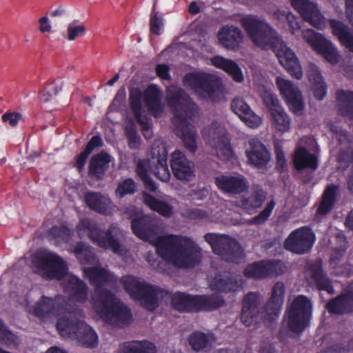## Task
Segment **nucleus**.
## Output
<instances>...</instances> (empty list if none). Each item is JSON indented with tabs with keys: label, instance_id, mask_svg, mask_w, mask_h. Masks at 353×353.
<instances>
[{
	"label": "nucleus",
	"instance_id": "obj_18",
	"mask_svg": "<svg viewBox=\"0 0 353 353\" xmlns=\"http://www.w3.org/2000/svg\"><path fill=\"white\" fill-rule=\"evenodd\" d=\"M276 85L290 110L296 115L300 116L303 114L304 105L302 94L296 86L290 81L282 77L276 78Z\"/></svg>",
	"mask_w": 353,
	"mask_h": 353
},
{
	"label": "nucleus",
	"instance_id": "obj_46",
	"mask_svg": "<svg viewBox=\"0 0 353 353\" xmlns=\"http://www.w3.org/2000/svg\"><path fill=\"white\" fill-rule=\"evenodd\" d=\"M73 252L82 264H92L94 261V256L89 248L83 243L80 242L73 248Z\"/></svg>",
	"mask_w": 353,
	"mask_h": 353
},
{
	"label": "nucleus",
	"instance_id": "obj_30",
	"mask_svg": "<svg viewBox=\"0 0 353 353\" xmlns=\"http://www.w3.org/2000/svg\"><path fill=\"white\" fill-rule=\"evenodd\" d=\"M308 272L310 274V279L319 290L325 291L330 294L334 293L332 281L323 272L321 261L311 264L308 268Z\"/></svg>",
	"mask_w": 353,
	"mask_h": 353
},
{
	"label": "nucleus",
	"instance_id": "obj_10",
	"mask_svg": "<svg viewBox=\"0 0 353 353\" xmlns=\"http://www.w3.org/2000/svg\"><path fill=\"white\" fill-rule=\"evenodd\" d=\"M82 316L83 312L81 315L61 317L57 321V330L63 337L76 339L81 345L94 348L98 344V336L92 327L77 317Z\"/></svg>",
	"mask_w": 353,
	"mask_h": 353
},
{
	"label": "nucleus",
	"instance_id": "obj_9",
	"mask_svg": "<svg viewBox=\"0 0 353 353\" xmlns=\"http://www.w3.org/2000/svg\"><path fill=\"white\" fill-rule=\"evenodd\" d=\"M77 232L80 238L88 236L93 243L100 248L111 250L117 254L122 251V233L116 227L111 226L106 231H102L93 221L86 219L79 221Z\"/></svg>",
	"mask_w": 353,
	"mask_h": 353
},
{
	"label": "nucleus",
	"instance_id": "obj_49",
	"mask_svg": "<svg viewBox=\"0 0 353 353\" xmlns=\"http://www.w3.org/2000/svg\"><path fill=\"white\" fill-rule=\"evenodd\" d=\"M263 102L270 112H272L282 106L280 105L276 95L270 89L264 88L261 93Z\"/></svg>",
	"mask_w": 353,
	"mask_h": 353
},
{
	"label": "nucleus",
	"instance_id": "obj_31",
	"mask_svg": "<svg viewBox=\"0 0 353 353\" xmlns=\"http://www.w3.org/2000/svg\"><path fill=\"white\" fill-rule=\"evenodd\" d=\"M211 63L216 68L226 72L234 81L241 83L244 80L241 68L233 60L216 55L211 58Z\"/></svg>",
	"mask_w": 353,
	"mask_h": 353
},
{
	"label": "nucleus",
	"instance_id": "obj_19",
	"mask_svg": "<svg viewBox=\"0 0 353 353\" xmlns=\"http://www.w3.org/2000/svg\"><path fill=\"white\" fill-rule=\"evenodd\" d=\"M306 41L331 64L339 62V54L332 43L326 39L321 34L312 30H308L304 33Z\"/></svg>",
	"mask_w": 353,
	"mask_h": 353
},
{
	"label": "nucleus",
	"instance_id": "obj_52",
	"mask_svg": "<svg viewBox=\"0 0 353 353\" xmlns=\"http://www.w3.org/2000/svg\"><path fill=\"white\" fill-rule=\"evenodd\" d=\"M134 353H157V347L152 342L146 340L134 341Z\"/></svg>",
	"mask_w": 353,
	"mask_h": 353
},
{
	"label": "nucleus",
	"instance_id": "obj_50",
	"mask_svg": "<svg viewBox=\"0 0 353 353\" xmlns=\"http://www.w3.org/2000/svg\"><path fill=\"white\" fill-rule=\"evenodd\" d=\"M275 205V201L274 200H271L258 215L250 220L249 223L252 225L264 224L271 216Z\"/></svg>",
	"mask_w": 353,
	"mask_h": 353
},
{
	"label": "nucleus",
	"instance_id": "obj_16",
	"mask_svg": "<svg viewBox=\"0 0 353 353\" xmlns=\"http://www.w3.org/2000/svg\"><path fill=\"white\" fill-rule=\"evenodd\" d=\"M285 272V265L280 260L263 259L248 264L243 270L248 279L255 280L279 276Z\"/></svg>",
	"mask_w": 353,
	"mask_h": 353
},
{
	"label": "nucleus",
	"instance_id": "obj_21",
	"mask_svg": "<svg viewBox=\"0 0 353 353\" xmlns=\"http://www.w3.org/2000/svg\"><path fill=\"white\" fill-rule=\"evenodd\" d=\"M243 38L241 30L234 25L223 26L217 33L219 44L225 49L233 52L241 48Z\"/></svg>",
	"mask_w": 353,
	"mask_h": 353
},
{
	"label": "nucleus",
	"instance_id": "obj_55",
	"mask_svg": "<svg viewBox=\"0 0 353 353\" xmlns=\"http://www.w3.org/2000/svg\"><path fill=\"white\" fill-rule=\"evenodd\" d=\"M339 187L334 184L328 185L323 192L322 199L335 205Z\"/></svg>",
	"mask_w": 353,
	"mask_h": 353
},
{
	"label": "nucleus",
	"instance_id": "obj_36",
	"mask_svg": "<svg viewBox=\"0 0 353 353\" xmlns=\"http://www.w3.org/2000/svg\"><path fill=\"white\" fill-rule=\"evenodd\" d=\"M267 193L262 188H257L248 197H243L239 201V207L252 214L256 209L260 208L265 202Z\"/></svg>",
	"mask_w": 353,
	"mask_h": 353
},
{
	"label": "nucleus",
	"instance_id": "obj_62",
	"mask_svg": "<svg viewBox=\"0 0 353 353\" xmlns=\"http://www.w3.org/2000/svg\"><path fill=\"white\" fill-rule=\"evenodd\" d=\"M286 19L292 34H295L296 31L300 30L301 28V21L294 14L288 12L286 15Z\"/></svg>",
	"mask_w": 353,
	"mask_h": 353
},
{
	"label": "nucleus",
	"instance_id": "obj_25",
	"mask_svg": "<svg viewBox=\"0 0 353 353\" xmlns=\"http://www.w3.org/2000/svg\"><path fill=\"white\" fill-rule=\"evenodd\" d=\"M163 91L156 84L149 85L143 91V100L145 107L154 118L161 117L163 112Z\"/></svg>",
	"mask_w": 353,
	"mask_h": 353
},
{
	"label": "nucleus",
	"instance_id": "obj_27",
	"mask_svg": "<svg viewBox=\"0 0 353 353\" xmlns=\"http://www.w3.org/2000/svg\"><path fill=\"white\" fill-rule=\"evenodd\" d=\"M260 304L261 298L258 292H250L244 296L241 320L246 327H249L256 322Z\"/></svg>",
	"mask_w": 353,
	"mask_h": 353
},
{
	"label": "nucleus",
	"instance_id": "obj_48",
	"mask_svg": "<svg viewBox=\"0 0 353 353\" xmlns=\"http://www.w3.org/2000/svg\"><path fill=\"white\" fill-rule=\"evenodd\" d=\"M71 232L65 226H54L48 232L49 240H54L57 243L67 241L70 237Z\"/></svg>",
	"mask_w": 353,
	"mask_h": 353
},
{
	"label": "nucleus",
	"instance_id": "obj_61",
	"mask_svg": "<svg viewBox=\"0 0 353 353\" xmlns=\"http://www.w3.org/2000/svg\"><path fill=\"white\" fill-rule=\"evenodd\" d=\"M14 334L6 328L0 320V342L6 344L10 343L14 341Z\"/></svg>",
	"mask_w": 353,
	"mask_h": 353
},
{
	"label": "nucleus",
	"instance_id": "obj_38",
	"mask_svg": "<svg viewBox=\"0 0 353 353\" xmlns=\"http://www.w3.org/2000/svg\"><path fill=\"white\" fill-rule=\"evenodd\" d=\"M85 201L88 206L101 214H105L110 208V199L98 192H88L85 195Z\"/></svg>",
	"mask_w": 353,
	"mask_h": 353
},
{
	"label": "nucleus",
	"instance_id": "obj_29",
	"mask_svg": "<svg viewBox=\"0 0 353 353\" xmlns=\"http://www.w3.org/2000/svg\"><path fill=\"white\" fill-rule=\"evenodd\" d=\"M329 313L345 314L353 312V288L330 299L325 306Z\"/></svg>",
	"mask_w": 353,
	"mask_h": 353
},
{
	"label": "nucleus",
	"instance_id": "obj_8",
	"mask_svg": "<svg viewBox=\"0 0 353 353\" xmlns=\"http://www.w3.org/2000/svg\"><path fill=\"white\" fill-rule=\"evenodd\" d=\"M172 307L180 312H211L217 310L225 304L222 296L213 294L211 295H192L185 292H176L171 294Z\"/></svg>",
	"mask_w": 353,
	"mask_h": 353
},
{
	"label": "nucleus",
	"instance_id": "obj_4",
	"mask_svg": "<svg viewBox=\"0 0 353 353\" xmlns=\"http://www.w3.org/2000/svg\"><path fill=\"white\" fill-rule=\"evenodd\" d=\"M36 272L43 278L61 281L64 292L70 301L85 303L88 299L89 288L78 277L68 274L65 261L57 254L48 251L37 252L33 259Z\"/></svg>",
	"mask_w": 353,
	"mask_h": 353
},
{
	"label": "nucleus",
	"instance_id": "obj_32",
	"mask_svg": "<svg viewBox=\"0 0 353 353\" xmlns=\"http://www.w3.org/2000/svg\"><path fill=\"white\" fill-rule=\"evenodd\" d=\"M111 159L110 155L103 151L93 155L89 163V176L97 179H102L109 168Z\"/></svg>",
	"mask_w": 353,
	"mask_h": 353
},
{
	"label": "nucleus",
	"instance_id": "obj_54",
	"mask_svg": "<svg viewBox=\"0 0 353 353\" xmlns=\"http://www.w3.org/2000/svg\"><path fill=\"white\" fill-rule=\"evenodd\" d=\"M60 88L54 83L48 85L45 89L41 92L40 98L43 102H48L54 96L59 92Z\"/></svg>",
	"mask_w": 353,
	"mask_h": 353
},
{
	"label": "nucleus",
	"instance_id": "obj_59",
	"mask_svg": "<svg viewBox=\"0 0 353 353\" xmlns=\"http://www.w3.org/2000/svg\"><path fill=\"white\" fill-rule=\"evenodd\" d=\"M276 153V169L278 172L282 173L287 168V161L285 157V154L281 148H275Z\"/></svg>",
	"mask_w": 353,
	"mask_h": 353
},
{
	"label": "nucleus",
	"instance_id": "obj_44",
	"mask_svg": "<svg viewBox=\"0 0 353 353\" xmlns=\"http://www.w3.org/2000/svg\"><path fill=\"white\" fill-rule=\"evenodd\" d=\"M336 99L338 102L343 104L341 109L343 115L348 116L353 119V91L338 90L336 93Z\"/></svg>",
	"mask_w": 353,
	"mask_h": 353
},
{
	"label": "nucleus",
	"instance_id": "obj_35",
	"mask_svg": "<svg viewBox=\"0 0 353 353\" xmlns=\"http://www.w3.org/2000/svg\"><path fill=\"white\" fill-rule=\"evenodd\" d=\"M293 163L297 170H303L306 168L316 170L318 167V159L305 147H300L294 152Z\"/></svg>",
	"mask_w": 353,
	"mask_h": 353
},
{
	"label": "nucleus",
	"instance_id": "obj_47",
	"mask_svg": "<svg viewBox=\"0 0 353 353\" xmlns=\"http://www.w3.org/2000/svg\"><path fill=\"white\" fill-rule=\"evenodd\" d=\"M86 28L83 23H80L78 20H74L68 23L65 37L68 41H74L85 34Z\"/></svg>",
	"mask_w": 353,
	"mask_h": 353
},
{
	"label": "nucleus",
	"instance_id": "obj_60",
	"mask_svg": "<svg viewBox=\"0 0 353 353\" xmlns=\"http://www.w3.org/2000/svg\"><path fill=\"white\" fill-rule=\"evenodd\" d=\"M163 26L162 19L155 14L150 19V26L152 33L159 35L161 33V26Z\"/></svg>",
	"mask_w": 353,
	"mask_h": 353
},
{
	"label": "nucleus",
	"instance_id": "obj_3",
	"mask_svg": "<svg viewBox=\"0 0 353 353\" xmlns=\"http://www.w3.org/2000/svg\"><path fill=\"white\" fill-rule=\"evenodd\" d=\"M240 23L250 40L263 50L274 51L283 68L297 79L303 72L295 53L287 46L276 31L265 20L248 14L241 18Z\"/></svg>",
	"mask_w": 353,
	"mask_h": 353
},
{
	"label": "nucleus",
	"instance_id": "obj_51",
	"mask_svg": "<svg viewBox=\"0 0 353 353\" xmlns=\"http://www.w3.org/2000/svg\"><path fill=\"white\" fill-rule=\"evenodd\" d=\"M217 150L219 153L223 155L226 160H229L233 157V151L230 143L224 136L219 137Z\"/></svg>",
	"mask_w": 353,
	"mask_h": 353
},
{
	"label": "nucleus",
	"instance_id": "obj_14",
	"mask_svg": "<svg viewBox=\"0 0 353 353\" xmlns=\"http://www.w3.org/2000/svg\"><path fill=\"white\" fill-rule=\"evenodd\" d=\"M34 312L36 316L43 318L48 315H61L69 314L70 316L72 314L81 315L82 310L76 305H70L66 299L57 295L54 299L46 296H42L41 299L35 304Z\"/></svg>",
	"mask_w": 353,
	"mask_h": 353
},
{
	"label": "nucleus",
	"instance_id": "obj_12",
	"mask_svg": "<svg viewBox=\"0 0 353 353\" xmlns=\"http://www.w3.org/2000/svg\"><path fill=\"white\" fill-rule=\"evenodd\" d=\"M204 239L210 245L213 252L225 261L239 263L245 257L240 243L234 238L225 234L208 233L205 234Z\"/></svg>",
	"mask_w": 353,
	"mask_h": 353
},
{
	"label": "nucleus",
	"instance_id": "obj_13",
	"mask_svg": "<svg viewBox=\"0 0 353 353\" xmlns=\"http://www.w3.org/2000/svg\"><path fill=\"white\" fill-rule=\"evenodd\" d=\"M170 295L168 290L145 281L140 282L134 276V299H138L146 310L154 311L159 306L160 300L169 299Z\"/></svg>",
	"mask_w": 353,
	"mask_h": 353
},
{
	"label": "nucleus",
	"instance_id": "obj_11",
	"mask_svg": "<svg viewBox=\"0 0 353 353\" xmlns=\"http://www.w3.org/2000/svg\"><path fill=\"white\" fill-rule=\"evenodd\" d=\"M312 315V303L305 295H298L291 303L285 312L288 330L300 334L310 326Z\"/></svg>",
	"mask_w": 353,
	"mask_h": 353
},
{
	"label": "nucleus",
	"instance_id": "obj_28",
	"mask_svg": "<svg viewBox=\"0 0 353 353\" xmlns=\"http://www.w3.org/2000/svg\"><path fill=\"white\" fill-rule=\"evenodd\" d=\"M231 109L248 127L256 128L261 124V118L242 98L234 99L231 102Z\"/></svg>",
	"mask_w": 353,
	"mask_h": 353
},
{
	"label": "nucleus",
	"instance_id": "obj_7",
	"mask_svg": "<svg viewBox=\"0 0 353 353\" xmlns=\"http://www.w3.org/2000/svg\"><path fill=\"white\" fill-rule=\"evenodd\" d=\"M152 157L148 160H139L136 168L137 176L141 180L144 188L152 192H156L157 185L149 174L152 172L158 179L168 182L171 174L168 165V152L164 145L152 148Z\"/></svg>",
	"mask_w": 353,
	"mask_h": 353
},
{
	"label": "nucleus",
	"instance_id": "obj_43",
	"mask_svg": "<svg viewBox=\"0 0 353 353\" xmlns=\"http://www.w3.org/2000/svg\"><path fill=\"white\" fill-rule=\"evenodd\" d=\"M134 234L137 236L141 239L152 243L154 242L159 236H157V233L152 225H137V221L134 218Z\"/></svg>",
	"mask_w": 353,
	"mask_h": 353
},
{
	"label": "nucleus",
	"instance_id": "obj_53",
	"mask_svg": "<svg viewBox=\"0 0 353 353\" xmlns=\"http://www.w3.org/2000/svg\"><path fill=\"white\" fill-rule=\"evenodd\" d=\"M183 216L190 220H203L208 218V212L197 208H188L183 213Z\"/></svg>",
	"mask_w": 353,
	"mask_h": 353
},
{
	"label": "nucleus",
	"instance_id": "obj_1",
	"mask_svg": "<svg viewBox=\"0 0 353 353\" xmlns=\"http://www.w3.org/2000/svg\"><path fill=\"white\" fill-rule=\"evenodd\" d=\"M83 272L90 283L94 287L91 302L96 312L109 324L121 327L127 323L130 310L105 285L114 287L116 276L103 268L97 266L85 268Z\"/></svg>",
	"mask_w": 353,
	"mask_h": 353
},
{
	"label": "nucleus",
	"instance_id": "obj_33",
	"mask_svg": "<svg viewBox=\"0 0 353 353\" xmlns=\"http://www.w3.org/2000/svg\"><path fill=\"white\" fill-rule=\"evenodd\" d=\"M329 24L332 34L336 36L341 43L353 53V33L349 27L336 19H330Z\"/></svg>",
	"mask_w": 353,
	"mask_h": 353
},
{
	"label": "nucleus",
	"instance_id": "obj_57",
	"mask_svg": "<svg viewBox=\"0 0 353 353\" xmlns=\"http://www.w3.org/2000/svg\"><path fill=\"white\" fill-rule=\"evenodd\" d=\"M22 118V114L17 112H7L1 117L2 121L8 124L10 127L17 126L19 120Z\"/></svg>",
	"mask_w": 353,
	"mask_h": 353
},
{
	"label": "nucleus",
	"instance_id": "obj_34",
	"mask_svg": "<svg viewBox=\"0 0 353 353\" xmlns=\"http://www.w3.org/2000/svg\"><path fill=\"white\" fill-rule=\"evenodd\" d=\"M215 340L214 334L204 333L199 330L194 331L188 336V344L197 352L211 348Z\"/></svg>",
	"mask_w": 353,
	"mask_h": 353
},
{
	"label": "nucleus",
	"instance_id": "obj_24",
	"mask_svg": "<svg viewBox=\"0 0 353 353\" xmlns=\"http://www.w3.org/2000/svg\"><path fill=\"white\" fill-rule=\"evenodd\" d=\"M249 145L250 149L245 151L249 163L258 169L266 168L271 159V154L265 145L256 139H250Z\"/></svg>",
	"mask_w": 353,
	"mask_h": 353
},
{
	"label": "nucleus",
	"instance_id": "obj_45",
	"mask_svg": "<svg viewBox=\"0 0 353 353\" xmlns=\"http://www.w3.org/2000/svg\"><path fill=\"white\" fill-rule=\"evenodd\" d=\"M312 81V90L316 100H323L327 94V85L320 72H315L310 77Z\"/></svg>",
	"mask_w": 353,
	"mask_h": 353
},
{
	"label": "nucleus",
	"instance_id": "obj_37",
	"mask_svg": "<svg viewBox=\"0 0 353 353\" xmlns=\"http://www.w3.org/2000/svg\"><path fill=\"white\" fill-rule=\"evenodd\" d=\"M143 203L152 211L165 217H170L173 214V208L168 203L159 200L152 194L143 192Z\"/></svg>",
	"mask_w": 353,
	"mask_h": 353
},
{
	"label": "nucleus",
	"instance_id": "obj_39",
	"mask_svg": "<svg viewBox=\"0 0 353 353\" xmlns=\"http://www.w3.org/2000/svg\"><path fill=\"white\" fill-rule=\"evenodd\" d=\"M212 288L222 292H235L239 288L237 281L232 276L216 275L211 283Z\"/></svg>",
	"mask_w": 353,
	"mask_h": 353
},
{
	"label": "nucleus",
	"instance_id": "obj_5",
	"mask_svg": "<svg viewBox=\"0 0 353 353\" xmlns=\"http://www.w3.org/2000/svg\"><path fill=\"white\" fill-rule=\"evenodd\" d=\"M154 245L157 254L174 267L193 268L201 262V250L190 237L168 234L157 238Z\"/></svg>",
	"mask_w": 353,
	"mask_h": 353
},
{
	"label": "nucleus",
	"instance_id": "obj_41",
	"mask_svg": "<svg viewBox=\"0 0 353 353\" xmlns=\"http://www.w3.org/2000/svg\"><path fill=\"white\" fill-rule=\"evenodd\" d=\"M274 110V111L271 112L270 114L275 129L281 132H288L291 125L290 117L282 107Z\"/></svg>",
	"mask_w": 353,
	"mask_h": 353
},
{
	"label": "nucleus",
	"instance_id": "obj_26",
	"mask_svg": "<svg viewBox=\"0 0 353 353\" xmlns=\"http://www.w3.org/2000/svg\"><path fill=\"white\" fill-rule=\"evenodd\" d=\"M285 287L283 282H276L272 289V294L264 310L270 321H274L281 314L284 302Z\"/></svg>",
	"mask_w": 353,
	"mask_h": 353
},
{
	"label": "nucleus",
	"instance_id": "obj_64",
	"mask_svg": "<svg viewBox=\"0 0 353 353\" xmlns=\"http://www.w3.org/2000/svg\"><path fill=\"white\" fill-rule=\"evenodd\" d=\"M339 161L340 163H345L346 167L353 163V149L344 150L340 152L339 155Z\"/></svg>",
	"mask_w": 353,
	"mask_h": 353
},
{
	"label": "nucleus",
	"instance_id": "obj_20",
	"mask_svg": "<svg viewBox=\"0 0 353 353\" xmlns=\"http://www.w3.org/2000/svg\"><path fill=\"white\" fill-rule=\"evenodd\" d=\"M291 4L303 20L309 22L314 28L323 30L325 27V17L316 3L309 0H291Z\"/></svg>",
	"mask_w": 353,
	"mask_h": 353
},
{
	"label": "nucleus",
	"instance_id": "obj_6",
	"mask_svg": "<svg viewBox=\"0 0 353 353\" xmlns=\"http://www.w3.org/2000/svg\"><path fill=\"white\" fill-rule=\"evenodd\" d=\"M167 102L173 111L175 134L181 139L189 152L194 153L197 149L196 133L190 121L198 110L196 104L181 88L169 94Z\"/></svg>",
	"mask_w": 353,
	"mask_h": 353
},
{
	"label": "nucleus",
	"instance_id": "obj_2",
	"mask_svg": "<svg viewBox=\"0 0 353 353\" xmlns=\"http://www.w3.org/2000/svg\"><path fill=\"white\" fill-rule=\"evenodd\" d=\"M240 23L250 40L263 50L274 51L283 68L297 79L303 72L295 53L287 46L276 31L265 20L248 14L241 18Z\"/></svg>",
	"mask_w": 353,
	"mask_h": 353
},
{
	"label": "nucleus",
	"instance_id": "obj_56",
	"mask_svg": "<svg viewBox=\"0 0 353 353\" xmlns=\"http://www.w3.org/2000/svg\"><path fill=\"white\" fill-rule=\"evenodd\" d=\"M132 192V179H128L118 185L115 194L119 198L123 197L128 194Z\"/></svg>",
	"mask_w": 353,
	"mask_h": 353
},
{
	"label": "nucleus",
	"instance_id": "obj_42",
	"mask_svg": "<svg viewBox=\"0 0 353 353\" xmlns=\"http://www.w3.org/2000/svg\"><path fill=\"white\" fill-rule=\"evenodd\" d=\"M129 90V109L125 112L123 128L125 135L128 140V145L132 148V86L128 85Z\"/></svg>",
	"mask_w": 353,
	"mask_h": 353
},
{
	"label": "nucleus",
	"instance_id": "obj_58",
	"mask_svg": "<svg viewBox=\"0 0 353 353\" xmlns=\"http://www.w3.org/2000/svg\"><path fill=\"white\" fill-rule=\"evenodd\" d=\"M125 89L121 87L119 89L111 104V108L113 110H119L122 108V106L125 102Z\"/></svg>",
	"mask_w": 353,
	"mask_h": 353
},
{
	"label": "nucleus",
	"instance_id": "obj_17",
	"mask_svg": "<svg viewBox=\"0 0 353 353\" xmlns=\"http://www.w3.org/2000/svg\"><path fill=\"white\" fill-rule=\"evenodd\" d=\"M315 241L314 232L305 226L292 231L285 239L284 247L293 253L303 254L311 250Z\"/></svg>",
	"mask_w": 353,
	"mask_h": 353
},
{
	"label": "nucleus",
	"instance_id": "obj_22",
	"mask_svg": "<svg viewBox=\"0 0 353 353\" xmlns=\"http://www.w3.org/2000/svg\"><path fill=\"white\" fill-rule=\"evenodd\" d=\"M214 184L221 192L228 195L240 194L248 189L246 180L241 175H219L214 179Z\"/></svg>",
	"mask_w": 353,
	"mask_h": 353
},
{
	"label": "nucleus",
	"instance_id": "obj_15",
	"mask_svg": "<svg viewBox=\"0 0 353 353\" xmlns=\"http://www.w3.org/2000/svg\"><path fill=\"white\" fill-rule=\"evenodd\" d=\"M183 81L185 85L194 90L200 98L212 101L215 99L218 86L211 74L190 72L183 77Z\"/></svg>",
	"mask_w": 353,
	"mask_h": 353
},
{
	"label": "nucleus",
	"instance_id": "obj_40",
	"mask_svg": "<svg viewBox=\"0 0 353 353\" xmlns=\"http://www.w3.org/2000/svg\"><path fill=\"white\" fill-rule=\"evenodd\" d=\"M134 120L139 124L143 136L146 139H150L152 136V122L146 115H143L139 109V104L134 97Z\"/></svg>",
	"mask_w": 353,
	"mask_h": 353
},
{
	"label": "nucleus",
	"instance_id": "obj_63",
	"mask_svg": "<svg viewBox=\"0 0 353 353\" xmlns=\"http://www.w3.org/2000/svg\"><path fill=\"white\" fill-rule=\"evenodd\" d=\"M157 75L162 80L170 81V68L166 64H157L156 66Z\"/></svg>",
	"mask_w": 353,
	"mask_h": 353
},
{
	"label": "nucleus",
	"instance_id": "obj_23",
	"mask_svg": "<svg viewBox=\"0 0 353 353\" xmlns=\"http://www.w3.org/2000/svg\"><path fill=\"white\" fill-rule=\"evenodd\" d=\"M170 167L174 176L179 180L190 181L194 176V163L178 150L172 154Z\"/></svg>",
	"mask_w": 353,
	"mask_h": 353
}]
</instances>
